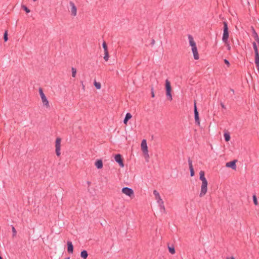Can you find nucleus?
Segmentation results:
<instances>
[{
	"mask_svg": "<svg viewBox=\"0 0 259 259\" xmlns=\"http://www.w3.org/2000/svg\"><path fill=\"white\" fill-rule=\"evenodd\" d=\"M200 180L202 181V185L201 186V191L199 194V196L202 197L207 193V181L205 177V172L203 170H201L199 172Z\"/></svg>",
	"mask_w": 259,
	"mask_h": 259,
	"instance_id": "1",
	"label": "nucleus"
},
{
	"mask_svg": "<svg viewBox=\"0 0 259 259\" xmlns=\"http://www.w3.org/2000/svg\"><path fill=\"white\" fill-rule=\"evenodd\" d=\"M224 29L222 40L225 44H227L229 38V32L227 23L226 21L223 22Z\"/></svg>",
	"mask_w": 259,
	"mask_h": 259,
	"instance_id": "2",
	"label": "nucleus"
},
{
	"mask_svg": "<svg viewBox=\"0 0 259 259\" xmlns=\"http://www.w3.org/2000/svg\"><path fill=\"white\" fill-rule=\"evenodd\" d=\"M165 90L166 95L167 97L168 100L169 101H171L172 100V97L171 94V88L170 85V82L168 79H166L165 80Z\"/></svg>",
	"mask_w": 259,
	"mask_h": 259,
	"instance_id": "3",
	"label": "nucleus"
},
{
	"mask_svg": "<svg viewBox=\"0 0 259 259\" xmlns=\"http://www.w3.org/2000/svg\"><path fill=\"white\" fill-rule=\"evenodd\" d=\"M61 141L60 138H57L55 141V152L57 156H59L61 154Z\"/></svg>",
	"mask_w": 259,
	"mask_h": 259,
	"instance_id": "4",
	"label": "nucleus"
},
{
	"mask_svg": "<svg viewBox=\"0 0 259 259\" xmlns=\"http://www.w3.org/2000/svg\"><path fill=\"white\" fill-rule=\"evenodd\" d=\"M121 191L123 193L129 197L133 196L134 194L133 190L128 187L123 188Z\"/></svg>",
	"mask_w": 259,
	"mask_h": 259,
	"instance_id": "5",
	"label": "nucleus"
},
{
	"mask_svg": "<svg viewBox=\"0 0 259 259\" xmlns=\"http://www.w3.org/2000/svg\"><path fill=\"white\" fill-rule=\"evenodd\" d=\"M141 146V149L144 154L147 155L148 156V147L146 140L144 139L142 141Z\"/></svg>",
	"mask_w": 259,
	"mask_h": 259,
	"instance_id": "6",
	"label": "nucleus"
},
{
	"mask_svg": "<svg viewBox=\"0 0 259 259\" xmlns=\"http://www.w3.org/2000/svg\"><path fill=\"white\" fill-rule=\"evenodd\" d=\"M153 194L155 196V199L156 200L157 203L158 204V205L164 203L163 201L162 200L160 196L159 192L157 190H154L153 191Z\"/></svg>",
	"mask_w": 259,
	"mask_h": 259,
	"instance_id": "7",
	"label": "nucleus"
},
{
	"mask_svg": "<svg viewBox=\"0 0 259 259\" xmlns=\"http://www.w3.org/2000/svg\"><path fill=\"white\" fill-rule=\"evenodd\" d=\"M69 5L71 7L70 12L71 14L73 16H75L77 15V8L75 4L72 2H69Z\"/></svg>",
	"mask_w": 259,
	"mask_h": 259,
	"instance_id": "8",
	"label": "nucleus"
},
{
	"mask_svg": "<svg viewBox=\"0 0 259 259\" xmlns=\"http://www.w3.org/2000/svg\"><path fill=\"white\" fill-rule=\"evenodd\" d=\"M115 160L119 164L120 167H124V163L123 162V160L120 154H118L115 155Z\"/></svg>",
	"mask_w": 259,
	"mask_h": 259,
	"instance_id": "9",
	"label": "nucleus"
},
{
	"mask_svg": "<svg viewBox=\"0 0 259 259\" xmlns=\"http://www.w3.org/2000/svg\"><path fill=\"white\" fill-rule=\"evenodd\" d=\"M194 118L196 123L198 125H199L200 120L199 117V113L198 111H197L196 103H195L194 104Z\"/></svg>",
	"mask_w": 259,
	"mask_h": 259,
	"instance_id": "10",
	"label": "nucleus"
},
{
	"mask_svg": "<svg viewBox=\"0 0 259 259\" xmlns=\"http://www.w3.org/2000/svg\"><path fill=\"white\" fill-rule=\"evenodd\" d=\"M188 164L189 166V169L190 170V175L191 177H193L195 175L194 170L193 168V164H192V160L189 158L188 160Z\"/></svg>",
	"mask_w": 259,
	"mask_h": 259,
	"instance_id": "11",
	"label": "nucleus"
},
{
	"mask_svg": "<svg viewBox=\"0 0 259 259\" xmlns=\"http://www.w3.org/2000/svg\"><path fill=\"white\" fill-rule=\"evenodd\" d=\"M235 163H236V162L235 160L227 162L226 164V166L227 167H231L233 169H235L236 168V165Z\"/></svg>",
	"mask_w": 259,
	"mask_h": 259,
	"instance_id": "12",
	"label": "nucleus"
},
{
	"mask_svg": "<svg viewBox=\"0 0 259 259\" xmlns=\"http://www.w3.org/2000/svg\"><path fill=\"white\" fill-rule=\"evenodd\" d=\"M67 251L70 253H72L73 251V246L71 241H67Z\"/></svg>",
	"mask_w": 259,
	"mask_h": 259,
	"instance_id": "13",
	"label": "nucleus"
},
{
	"mask_svg": "<svg viewBox=\"0 0 259 259\" xmlns=\"http://www.w3.org/2000/svg\"><path fill=\"white\" fill-rule=\"evenodd\" d=\"M41 101L44 106H45L46 108H48L50 107L49 102L46 96L42 97L41 98Z\"/></svg>",
	"mask_w": 259,
	"mask_h": 259,
	"instance_id": "14",
	"label": "nucleus"
},
{
	"mask_svg": "<svg viewBox=\"0 0 259 259\" xmlns=\"http://www.w3.org/2000/svg\"><path fill=\"white\" fill-rule=\"evenodd\" d=\"M253 48L254 51L255 57H259V52L257 49V46L255 42H252Z\"/></svg>",
	"mask_w": 259,
	"mask_h": 259,
	"instance_id": "15",
	"label": "nucleus"
},
{
	"mask_svg": "<svg viewBox=\"0 0 259 259\" xmlns=\"http://www.w3.org/2000/svg\"><path fill=\"white\" fill-rule=\"evenodd\" d=\"M188 37L189 44L191 46V47L196 46V42H195L193 36L189 34Z\"/></svg>",
	"mask_w": 259,
	"mask_h": 259,
	"instance_id": "16",
	"label": "nucleus"
},
{
	"mask_svg": "<svg viewBox=\"0 0 259 259\" xmlns=\"http://www.w3.org/2000/svg\"><path fill=\"white\" fill-rule=\"evenodd\" d=\"M95 165L96 166L99 168H102L103 167V162L102 160L101 159L98 160L95 162Z\"/></svg>",
	"mask_w": 259,
	"mask_h": 259,
	"instance_id": "17",
	"label": "nucleus"
},
{
	"mask_svg": "<svg viewBox=\"0 0 259 259\" xmlns=\"http://www.w3.org/2000/svg\"><path fill=\"white\" fill-rule=\"evenodd\" d=\"M132 116L130 113H127L125 115V117L124 119L123 122L124 124H126L127 121L132 118Z\"/></svg>",
	"mask_w": 259,
	"mask_h": 259,
	"instance_id": "18",
	"label": "nucleus"
},
{
	"mask_svg": "<svg viewBox=\"0 0 259 259\" xmlns=\"http://www.w3.org/2000/svg\"><path fill=\"white\" fill-rule=\"evenodd\" d=\"M80 256L83 259H86L88 256V252L85 250L82 251L80 253Z\"/></svg>",
	"mask_w": 259,
	"mask_h": 259,
	"instance_id": "19",
	"label": "nucleus"
},
{
	"mask_svg": "<svg viewBox=\"0 0 259 259\" xmlns=\"http://www.w3.org/2000/svg\"><path fill=\"white\" fill-rule=\"evenodd\" d=\"M254 62H255L256 69H257L258 72L259 73V57H255Z\"/></svg>",
	"mask_w": 259,
	"mask_h": 259,
	"instance_id": "20",
	"label": "nucleus"
},
{
	"mask_svg": "<svg viewBox=\"0 0 259 259\" xmlns=\"http://www.w3.org/2000/svg\"><path fill=\"white\" fill-rule=\"evenodd\" d=\"M253 36H254L255 40L257 42V43L259 45V37H258L257 33L254 30H253Z\"/></svg>",
	"mask_w": 259,
	"mask_h": 259,
	"instance_id": "21",
	"label": "nucleus"
},
{
	"mask_svg": "<svg viewBox=\"0 0 259 259\" xmlns=\"http://www.w3.org/2000/svg\"><path fill=\"white\" fill-rule=\"evenodd\" d=\"M253 36H254L255 40L257 42V43L259 45V37H258L257 33L254 30H253Z\"/></svg>",
	"mask_w": 259,
	"mask_h": 259,
	"instance_id": "22",
	"label": "nucleus"
},
{
	"mask_svg": "<svg viewBox=\"0 0 259 259\" xmlns=\"http://www.w3.org/2000/svg\"><path fill=\"white\" fill-rule=\"evenodd\" d=\"M158 205L159 207L160 211L162 213H165V207L164 205V203L161 204H159Z\"/></svg>",
	"mask_w": 259,
	"mask_h": 259,
	"instance_id": "23",
	"label": "nucleus"
},
{
	"mask_svg": "<svg viewBox=\"0 0 259 259\" xmlns=\"http://www.w3.org/2000/svg\"><path fill=\"white\" fill-rule=\"evenodd\" d=\"M192 53H193V56H194V59H195V60L199 59V54H198V51H193V52H192Z\"/></svg>",
	"mask_w": 259,
	"mask_h": 259,
	"instance_id": "24",
	"label": "nucleus"
},
{
	"mask_svg": "<svg viewBox=\"0 0 259 259\" xmlns=\"http://www.w3.org/2000/svg\"><path fill=\"white\" fill-rule=\"evenodd\" d=\"M224 136L226 141L228 142L230 140V136L229 133H225Z\"/></svg>",
	"mask_w": 259,
	"mask_h": 259,
	"instance_id": "25",
	"label": "nucleus"
},
{
	"mask_svg": "<svg viewBox=\"0 0 259 259\" xmlns=\"http://www.w3.org/2000/svg\"><path fill=\"white\" fill-rule=\"evenodd\" d=\"M104 60L106 61H107L108 60H109V54H108V51L107 52H104Z\"/></svg>",
	"mask_w": 259,
	"mask_h": 259,
	"instance_id": "26",
	"label": "nucleus"
},
{
	"mask_svg": "<svg viewBox=\"0 0 259 259\" xmlns=\"http://www.w3.org/2000/svg\"><path fill=\"white\" fill-rule=\"evenodd\" d=\"M94 85L97 89H100L101 88V83L99 82H97L95 81L94 82Z\"/></svg>",
	"mask_w": 259,
	"mask_h": 259,
	"instance_id": "27",
	"label": "nucleus"
},
{
	"mask_svg": "<svg viewBox=\"0 0 259 259\" xmlns=\"http://www.w3.org/2000/svg\"><path fill=\"white\" fill-rule=\"evenodd\" d=\"M71 71H72V76L73 77H75L76 76V69L74 67H72Z\"/></svg>",
	"mask_w": 259,
	"mask_h": 259,
	"instance_id": "28",
	"label": "nucleus"
},
{
	"mask_svg": "<svg viewBox=\"0 0 259 259\" xmlns=\"http://www.w3.org/2000/svg\"><path fill=\"white\" fill-rule=\"evenodd\" d=\"M168 250L169 252L172 254L175 253V249L174 247H168Z\"/></svg>",
	"mask_w": 259,
	"mask_h": 259,
	"instance_id": "29",
	"label": "nucleus"
},
{
	"mask_svg": "<svg viewBox=\"0 0 259 259\" xmlns=\"http://www.w3.org/2000/svg\"><path fill=\"white\" fill-rule=\"evenodd\" d=\"M38 91H39V93L40 98L46 96L45 94L44 93L43 90L41 88H39Z\"/></svg>",
	"mask_w": 259,
	"mask_h": 259,
	"instance_id": "30",
	"label": "nucleus"
},
{
	"mask_svg": "<svg viewBox=\"0 0 259 259\" xmlns=\"http://www.w3.org/2000/svg\"><path fill=\"white\" fill-rule=\"evenodd\" d=\"M103 48L104 49V52H107L108 51V48L106 43L104 41L102 45Z\"/></svg>",
	"mask_w": 259,
	"mask_h": 259,
	"instance_id": "31",
	"label": "nucleus"
},
{
	"mask_svg": "<svg viewBox=\"0 0 259 259\" xmlns=\"http://www.w3.org/2000/svg\"><path fill=\"white\" fill-rule=\"evenodd\" d=\"M252 198H253V203H254V205H257L258 204V202H257V200L256 196L255 195H254L253 196Z\"/></svg>",
	"mask_w": 259,
	"mask_h": 259,
	"instance_id": "32",
	"label": "nucleus"
},
{
	"mask_svg": "<svg viewBox=\"0 0 259 259\" xmlns=\"http://www.w3.org/2000/svg\"><path fill=\"white\" fill-rule=\"evenodd\" d=\"M4 39L5 41H7L8 39V33H7V31H5V33H4Z\"/></svg>",
	"mask_w": 259,
	"mask_h": 259,
	"instance_id": "33",
	"label": "nucleus"
},
{
	"mask_svg": "<svg viewBox=\"0 0 259 259\" xmlns=\"http://www.w3.org/2000/svg\"><path fill=\"white\" fill-rule=\"evenodd\" d=\"M22 8L26 11L27 13L30 12V10L26 6H23Z\"/></svg>",
	"mask_w": 259,
	"mask_h": 259,
	"instance_id": "34",
	"label": "nucleus"
},
{
	"mask_svg": "<svg viewBox=\"0 0 259 259\" xmlns=\"http://www.w3.org/2000/svg\"><path fill=\"white\" fill-rule=\"evenodd\" d=\"M225 44L227 46V50L229 51L230 50L231 47H230V45L229 44L228 41H227V44Z\"/></svg>",
	"mask_w": 259,
	"mask_h": 259,
	"instance_id": "35",
	"label": "nucleus"
},
{
	"mask_svg": "<svg viewBox=\"0 0 259 259\" xmlns=\"http://www.w3.org/2000/svg\"><path fill=\"white\" fill-rule=\"evenodd\" d=\"M197 51V48L196 46H195L194 47H192V51Z\"/></svg>",
	"mask_w": 259,
	"mask_h": 259,
	"instance_id": "36",
	"label": "nucleus"
},
{
	"mask_svg": "<svg viewBox=\"0 0 259 259\" xmlns=\"http://www.w3.org/2000/svg\"><path fill=\"white\" fill-rule=\"evenodd\" d=\"M12 231L13 233V236H15L16 234V230L14 227H12Z\"/></svg>",
	"mask_w": 259,
	"mask_h": 259,
	"instance_id": "37",
	"label": "nucleus"
},
{
	"mask_svg": "<svg viewBox=\"0 0 259 259\" xmlns=\"http://www.w3.org/2000/svg\"><path fill=\"white\" fill-rule=\"evenodd\" d=\"M224 62L227 65V66L229 67V65H230V63H229V62L227 60V59H225L224 60Z\"/></svg>",
	"mask_w": 259,
	"mask_h": 259,
	"instance_id": "38",
	"label": "nucleus"
},
{
	"mask_svg": "<svg viewBox=\"0 0 259 259\" xmlns=\"http://www.w3.org/2000/svg\"><path fill=\"white\" fill-rule=\"evenodd\" d=\"M151 96L152 98L154 97V91H153V89L152 88L151 89Z\"/></svg>",
	"mask_w": 259,
	"mask_h": 259,
	"instance_id": "39",
	"label": "nucleus"
},
{
	"mask_svg": "<svg viewBox=\"0 0 259 259\" xmlns=\"http://www.w3.org/2000/svg\"><path fill=\"white\" fill-rule=\"evenodd\" d=\"M226 259H235L233 256H228Z\"/></svg>",
	"mask_w": 259,
	"mask_h": 259,
	"instance_id": "40",
	"label": "nucleus"
},
{
	"mask_svg": "<svg viewBox=\"0 0 259 259\" xmlns=\"http://www.w3.org/2000/svg\"><path fill=\"white\" fill-rule=\"evenodd\" d=\"M230 92H231L232 93V94H234V91L233 89H230Z\"/></svg>",
	"mask_w": 259,
	"mask_h": 259,
	"instance_id": "41",
	"label": "nucleus"
},
{
	"mask_svg": "<svg viewBox=\"0 0 259 259\" xmlns=\"http://www.w3.org/2000/svg\"><path fill=\"white\" fill-rule=\"evenodd\" d=\"M82 89H83V90H84V84H83V82H82Z\"/></svg>",
	"mask_w": 259,
	"mask_h": 259,
	"instance_id": "42",
	"label": "nucleus"
},
{
	"mask_svg": "<svg viewBox=\"0 0 259 259\" xmlns=\"http://www.w3.org/2000/svg\"><path fill=\"white\" fill-rule=\"evenodd\" d=\"M221 106H222V108H225V105H224L223 103H221Z\"/></svg>",
	"mask_w": 259,
	"mask_h": 259,
	"instance_id": "43",
	"label": "nucleus"
},
{
	"mask_svg": "<svg viewBox=\"0 0 259 259\" xmlns=\"http://www.w3.org/2000/svg\"><path fill=\"white\" fill-rule=\"evenodd\" d=\"M64 259H70V257H67L65 258Z\"/></svg>",
	"mask_w": 259,
	"mask_h": 259,
	"instance_id": "44",
	"label": "nucleus"
},
{
	"mask_svg": "<svg viewBox=\"0 0 259 259\" xmlns=\"http://www.w3.org/2000/svg\"><path fill=\"white\" fill-rule=\"evenodd\" d=\"M0 259H2V257H1V255H0Z\"/></svg>",
	"mask_w": 259,
	"mask_h": 259,
	"instance_id": "45",
	"label": "nucleus"
},
{
	"mask_svg": "<svg viewBox=\"0 0 259 259\" xmlns=\"http://www.w3.org/2000/svg\"><path fill=\"white\" fill-rule=\"evenodd\" d=\"M33 1H34V2H35V1H36V0H33Z\"/></svg>",
	"mask_w": 259,
	"mask_h": 259,
	"instance_id": "46",
	"label": "nucleus"
}]
</instances>
